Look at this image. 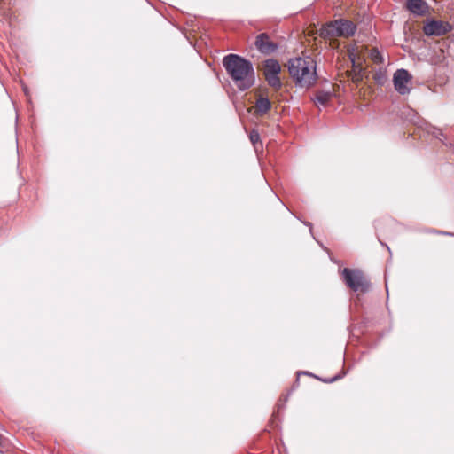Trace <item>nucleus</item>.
Listing matches in <instances>:
<instances>
[{"label":"nucleus","mask_w":454,"mask_h":454,"mask_svg":"<svg viewBox=\"0 0 454 454\" xmlns=\"http://www.w3.org/2000/svg\"><path fill=\"white\" fill-rule=\"evenodd\" d=\"M223 66L240 90L251 88L255 81L254 70L250 61L236 54L223 58Z\"/></svg>","instance_id":"1"},{"label":"nucleus","mask_w":454,"mask_h":454,"mask_svg":"<svg viewBox=\"0 0 454 454\" xmlns=\"http://www.w3.org/2000/svg\"><path fill=\"white\" fill-rule=\"evenodd\" d=\"M290 76L301 88L312 86L317 78V66L310 56L291 59L287 64Z\"/></svg>","instance_id":"2"},{"label":"nucleus","mask_w":454,"mask_h":454,"mask_svg":"<svg viewBox=\"0 0 454 454\" xmlns=\"http://www.w3.org/2000/svg\"><path fill=\"white\" fill-rule=\"evenodd\" d=\"M355 31L356 26L354 25L353 22L345 20H339L331 22L327 26L322 27L320 35L323 37H348L350 35H353Z\"/></svg>","instance_id":"3"},{"label":"nucleus","mask_w":454,"mask_h":454,"mask_svg":"<svg viewBox=\"0 0 454 454\" xmlns=\"http://www.w3.org/2000/svg\"><path fill=\"white\" fill-rule=\"evenodd\" d=\"M342 274L345 283L353 291L365 293L370 289V283L362 270L345 268Z\"/></svg>","instance_id":"4"},{"label":"nucleus","mask_w":454,"mask_h":454,"mask_svg":"<svg viewBox=\"0 0 454 454\" xmlns=\"http://www.w3.org/2000/svg\"><path fill=\"white\" fill-rule=\"evenodd\" d=\"M348 52L352 63L353 71L355 73L354 79L359 80L361 78V73L363 71V63L365 59L364 46L354 43L348 46Z\"/></svg>","instance_id":"5"},{"label":"nucleus","mask_w":454,"mask_h":454,"mask_svg":"<svg viewBox=\"0 0 454 454\" xmlns=\"http://www.w3.org/2000/svg\"><path fill=\"white\" fill-rule=\"evenodd\" d=\"M450 25L448 22L437 20L425 21L423 32L427 36H442L450 31Z\"/></svg>","instance_id":"6"},{"label":"nucleus","mask_w":454,"mask_h":454,"mask_svg":"<svg viewBox=\"0 0 454 454\" xmlns=\"http://www.w3.org/2000/svg\"><path fill=\"white\" fill-rule=\"evenodd\" d=\"M394 86L395 90L402 94H408L411 90V75L405 69H398L394 74Z\"/></svg>","instance_id":"7"},{"label":"nucleus","mask_w":454,"mask_h":454,"mask_svg":"<svg viewBox=\"0 0 454 454\" xmlns=\"http://www.w3.org/2000/svg\"><path fill=\"white\" fill-rule=\"evenodd\" d=\"M255 46L260 52L265 55L271 54L277 50V45L270 40L269 35L265 33L260 34L256 37Z\"/></svg>","instance_id":"8"},{"label":"nucleus","mask_w":454,"mask_h":454,"mask_svg":"<svg viewBox=\"0 0 454 454\" xmlns=\"http://www.w3.org/2000/svg\"><path fill=\"white\" fill-rule=\"evenodd\" d=\"M406 7L417 16L427 15L429 12V6L424 0H407Z\"/></svg>","instance_id":"9"},{"label":"nucleus","mask_w":454,"mask_h":454,"mask_svg":"<svg viewBox=\"0 0 454 454\" xmlns=\"http://www.w3.org/2000/svg\"><path fill=\"white\" fill-rule=\"evenodd\" d=\"M280 71L281 67L277 60L270 59L264 61L263 73L265 76L270 74H279Z\"/></svg>","instance_id":"10"},{"label":"nucleus","mask_w":454,"mask_h":454,"mask_svg":"<svg viewBox=\"0 0 454 454\" xmlns=\"http://www.w3.org/2000/svg\"><path fill=\"white\" fill-rule=\"evenodd\" d=\"M271 107V103L267 98H259L255 104V112L258 114H263L267 113Z\"/></svg>","instance_id":"11"},{"label":"nucleus","mask_w":454,"mask_h":454,"mask_svg":"<svg viewBox=\"0 0 454 454\" xmlns=\"http://www.w3.org/2000/svg\"><path fill=\"white\" fill-rule=\"evenodd\" d=\"M268 84L274 90H279L282 86L278 74H270L265 76Z\"/></svg>","instance_id":"12"},{"label":"nucleus","mask_w":454,"mask_h":454,"mask_svg":"<svg viewBox=\"0 0 454 454\" xmlns=\"http://www.w3.org/2000/svg\"><path fill=\"white\" fill-rule=\"evenodd\" d=\"M332 92L330 91H319L317 95V103L325 106L331 98Z\"/></svg>","instance_id":"13"},{"label":"nucleus","mask_w":454,"mask_h":454,"mask_svg":"<svg viewBox=\"0 0 454 454\" xmlns=\"http://www.w3.org/2000/svg\"><path fill=\"white\" fill-rule=\"evenodd\" d=\"M249 138L251 143L254 145L255 151H258V146L262 147L258 132L255 130L251 131Z\"/></svg>","instance_id":"14"},{"label":"nucleus","mask_w":454,"mask_h":454,"mask_svg":"<svg viewBox=\"0 0 454 454\" xmlns=\"http://www.w3.org/2000/svg\"><path fill=\"white\" fill-rule=\"evenodd\" d=\"M370 58L374 63H380L382 61V56L377 49L370 50Z\"/></svg>","instance_id":"15"},{"label":"nucleus","mask_w":454,"mask_h":454,"mask_svg":"<svg viewBox=\"0 0 454 454\" xmlns=\"http://www.w3.org/2000/svg\"><path fill=\"white\" fill-rule=\"evenodd\" d=\"M340 378H341V376H340V375H337V376H335V377H333V378H332V379H330V380H324V381H325V382H330V383H332V382H334V381H336L337 380H339V379H340Z\"/></svg>","instance_id":"16"},{"label":"nucleus","mask_w":454,"mask_h":454,"mask_svg":"<svg viewBox=\"0 0 454 454\" xmlns=\"http://www.w3.org/2000/svg\"><path fill=\"white\" fill-rule=\"evenodd\" d=\"M23 90H24L25 94H27V87H24V89H23Z\"/></svg>","instance_id":"17"},{"label":"nucleus","mask_w":454,"mask_h":454,"mask_svg":"<svg viewBox=\"0 0 454 454\" xmlns=\"http://www.w3.org/2000/svg\"><path fill=\"white\" fill-rule=\"evenodd\" d=\"M380 79H381V76H379L378 80H379L380 82H381Z\"/></svg>","instance_id":"18"},{"label":"nucleus","mask_w":454,"mask_h":454,"mask_svg":"<svg viewBox=\"0 0 454 454\" xmlns=\"http://www.w3.org/2000/svg\"><path fill=\"white\" fill-rule=\"evenodd\" d=\"M380 79H381V76H379L378 80H379L380 82H381Z\"/></svg>","instance_id":"19"}]
</instances>
